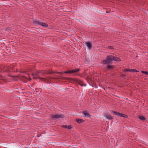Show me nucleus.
I'll list each match as a JSON object with an SVG mask.
<instances>
[{"instance_id": "nucleus-1", "label": "nucleus", "mask_w": 148, "mask_h": 148, "mask_svg": "<svg viewBox=\"0 0 148 148\" xmlns=\"http://www.w3.org/2000/svg\"><path fill=\"white\" fill-rule=\"evenodd\" d=\"M81 70L80 68H76L75 69H73L71 70H69L66 71H64V72H56L55 71H51V72L50 71L47 70H38L37 71V73L38 74L40 73H46L47 74H50L53 73H56L58 74H60V75H62L63 73L66 74H74V75H78L79 76V75L77 74H75L76 73H78Z\"/></svg>"}, {"instance_id": "nucleus-2", "label": "nucleus", "mask_w": 148, "mask_h": 148, "mask_svg": "<svg viewBox=\"0 0 148 148\" xmlns=\"http://www.w3.org/2000/svg\"><path fill=\"white\" fill-rule=\"evenodd\" d=\"M121 60L119 58L114 56L110 55L107 56L106 59L103 60L102 63L103 64H110L112 61H119Z\"/></svg>"}, {"instance_id": "nucleus-3", "label": "nucleus", "mask_w": 148, "mask_h": 148, "mask_svg": "<svg viewBox=\"0 0 148 148\" xmlns=\"http://www.w3.org/2000/svg\"><path fill=\"white\" fill-rule=\"evenodd\" d=\"M110 111L114 115H117L119 117H123L124 118H127L128 117L127 115L123 113L118 112L117 111L110 110Z\"/></svg>"}, {"instance_id": "nucleus-4", "label": "nucleus", "mask_w": 148, "mask_h": 148, "mask_svg": "<svg viewBox=\"0 0 148 148\" xmlns=\"http://www.w3.org/2000/svg\"><path fill=\"white\" fill-rule=\"evenodd\" d=\"M65 116L64 114H57L56 115H53L51 116V118L53 119H62L64 118Z\"/></svg>"}, {"instance_id": "nucleus-5", "label": "nucleus", "mask_w": 148, "mask_h": 148, "mask_svg": "<svg viewBox=\"0 0 148 148\" xmlns=\"http://www.w3.org/2000/svg\"><path fill=\"white\" fill-rule=\"evenodd\" d=\"M127 71H129L130 72H139V71L135 69H125L123 71V72L124 73H126Z\"/></svg>"}, {"instance_id": "nucleus-6", "label": "nucleus", "mask_w": 148, "mask_h": 148, "mask_svg": "<svg viewBox=\"0 0 148 148\" xmlns=\"http://www.w3.org/2000/svg\"><path fill=\"white\" fill-rule=\"evenodd\" d=\"M75 81L81 86H86V84H83V81L82 80H80L78 79H76Z\"/></svg>"}, {"instance_id": "nucleus-7", "label": "nucleus", "mask_w": 148, "mask_h": 148, "mask_svg": "<svg viewBox=\"0 0 148 148\" xmlns=\"http://www.w3.org/2000/svg\"><path fill=\"white\" fill-rule=\"evenodd\" d=\"M104 116L107 119L109 120H112L113 119L111 115L108 114L107 113L105 114Z\"/></svg>"}, {"instance_id": "nucleus-8", "label": "nucleus", "mask_w": 148, "mask_h": 148, "mask_svg": "<svg viewBox=\"0 0 148 148\" xmlns=\"http://www.w3.org/2000/svg\"><path fill=\"white\" fill-rule=\"evenodd\" d=\"M82 113L84 114L86 117L90 118V115L88 112L87 111H84Z\"/></svg>"}, {"instance_id": "nucleus-9", "label": "nucleus", "mask_w": 148, "mask_h": 148, "mask_svg": "<svg viewBox=\"0 0 148 148\" xmlns=\"http://www.w3.org/2000/svg\"><path fill=\"white\" fill-rule=\"evenodd\" d=\"M106 68L108 71H111L115 69V67L112 65H107Z\"/></svg>"}, {"instance_id": "nucleus-10", "label": "nucleus", "mask_w": 148, "mask_h": 148, "mask_svg": "<svg viewBox=\"0 0 148 148\" xmlns=\"http://www.w3.org/2000/svg\"><path fill=\"white\" fill-rule=\"evenodd\" d=\"M75 121L79 124L83 123L85 122V121L84 120L80 119H75Z\"/></svg>"}, {"instance_id": "nucleus-11", "label": "nucleus", "mask_w": 148, "mask_h": 148, "mask_svg": "<svg viewBox=\"0 0 148 148\" xmlns=\"http://www.w3.org/2000/svg\"><path fill=\"white\" fill-rule=\"evenodd\" d=\"M62 127L63 128H66L69 129H71L73 127L71 125H63L62 126Z\"/></svg>"}, {"instance_id": "nucleus-12", "label": "nucleus", "mask_w": 148, "mask_h": 148, "mask_svg": "<svg viewBox=\"0 0 148 148\" xmlns=\"http://www.w3.org/2000/svg\"><path fill=\"white\" fill-rule=\"evenodd\" d=\"M86 45L88 48V49H90L91 48L92 45L91 43L89 42H87L86 43Z\"/></svg>"}, {"instance_id": "nucleus-13", "label": "nucleus", "mask_w": 148, "mask_h": 148, "mask_svg": "<svg viewBox=\"0 0 148 148\" xmlns=\"http://www.w3.org/2000/svg\"><path fill=\"white\" fill-rule=\"evenodd\" d=\"M138 118L140 120L143 121H145L146 120V118H145V117L144 116H139Z\"/></svg>"}, {"instance_id": "nucleus-14", "label": "nucleus", "mask_w": 148, "mask_h": 148, "mask_svg": "<svg viewBox=\"0 0 148 148\" xmlns=\"http://www.w3.org/2000/svg\"><path fill=\"white\" fill-rule=\"evenodd\" d=\"M34 24L36 25L41 26V22H39L38 21H34Z\"/></svg>"}, {"instance_id": "nucleus-15", "label": "nucleus", "mask_w": 148, "mask_h": 148, "mask_svg": "<svg viewBox=\"0 0 148 148\" xmlns=\"http://www.w3.org/2000/svg\"><path fill=\"white\" fill-rule=\"evenodd\" d=\"M40 26H42L43 27H47L48 26V25L47 23H45L41 22V25Z\"/></svg>"}, {"instance_id": "nucleus-16", "label": "nucleus", "mask_w": 148, "mask_h": 148, "mask_svg": "<svg viewBox=\"0 0 148 148\" xmlns=\"http://www.w3.org/2000/svg\"><path fill=\"white\" fill-rule=\"evenodd\" d=\"M120 76L122 78H125L126 76V75L125 73H121L120 74Z\"/></svg>"}, {"instance_id": "nucleus-17", "label": "nucleus", "mask_w": 148, "mask_h": 148, "mask_svg": "<svg viewBox=\"0 0 148 148\" xmlns=\"http://www.w3.org/2000/svg\"><path fill=\"white\" fill-rule=\"evenodd\" d=\"M141 72L146 75H148V72L146 71H141Z\"/></svg>"}, {"instance_id": "nucleus-18", "label": "nucleus", "mask_w": 148, "mask_h": 148, "mask_svg": "<svg viewBox=\"0 0 148 148\" xmlns=\"http://www.w3.org/2000/svg\"><path fill=\"white\" fill-rule=\"evenodd\" d=\"M108 48L110 49H114V47L113 46H109L108 47Z\"/></svg>"}, {"instance_id": "nucleus-19", "label": "nucleus", "mask_w": 148, "mask_h": 148, "mask_svg": "<svg viewBox=\"0 0 148 148\" xmlns=\"http://www.w3.org/2000/svg\"><path fill=\"white\" fill-rule=\"evenodd\" d=\"M38 73L36 72V73L35 74V76H38Z\"/></svg>"}, {"instance_id": "nucleus-20", "label": "nucleus", "mask_w": 148, "mask_h": 148, "mask_svg": "<svg viewBox=\"0 0 148 148\" xmlns=\"http://www.w3.org/2000/svg\"><path fill=\"white\" fill-rule=\"evenodd\" d=\"M37 78V77H35V76L33 77V79H36Z\"/></svg>"}, {"instance_id": "nucleus-21", "label": "nucleus", "mask_w": 148, "mask_h": 148, "mask_svg": "<svg viewBox=\"0 0 148 148\" xmlns=\"http://www.w3.org/2000/svg\"><path fill=\"white\" fill-rule=\"evenodd\" d=\"M12 77H13L15 78L17 77V76H12Z\"/></svg>"}, {"instance_id": "nucleus-22", "label": "nucleus", "mask_w": 148, "mask_h": 148, "mask_svg": "<svg viewBox=\"0 0 148 148\" xmlns=\"http://www.w3.org/2000/svg\"><path fill=\"white\" fill-rule=\"evenodd\" d=\"M32 75L34 77L35 76V74H34V73H32Z\"/></svg>"}, {"instance_id": "nucleus-23", "label": "nucleus", "mask_w": 148, "mask_h": 148, "mask_svg": "<svg viewBox=\"0 0 148 148\" xmlns=\"http://www.w3.org/2000/svg\"><path fill=\"white\" fill-rule=\"evenodd\" d=\"M40 135H39V134H37V136L38 137H40Z\"/></svg>"}, {"instance_id": "nucleus-24", "label": "nucleus", "mask_w": 148, "mask_h": 148, "mask_svg": "<svg viewBox=\"0 0 148 148\" xmlns=\"http://www.w3.org/2000/svg\"><path fill=\"white\" fill-rule=\"evenodd\" d=\"M31 80H32V79L31 78H30L28 80L29 81H31Z\"/></svg>"}, {"instance_id": "nucleus-25", "label": "nucleus", "mask_w": 148, "mask_h": 148, "mask_svg": "<svg viewBox=\"0 0 148 148\" xmlns=\"http://www.w3.org/2000/svg\"><path fill=\"white\" fill-rule=\"evenodd\" d=\"M38 78H39V79H42V78H41V77H38Z\"/></svg>"}, {"instance_id": "nucleus-26", "label": "nucleus", "mask_w": 148, "mask_h": 148, "mask_svg": "<svg viewBox=\"0 0 148 148\" xmlns=\"http://www.w3.org/2000/svg\"><path fill=\"white\" fill-rule=\"evenodd\" d=\"M23 72V73H25V71H23V72Z\"/></svg>"}, {"instance_id": "nucleus-27", "label": "nucleus", "mask_w": 148, "mask_h": 148, "mask_svg": "<svg viewBox=\"0 0 148 148\" xmlns=\"http://www.w3.org/2000/svg\"><path fill=\"white\" fill-rule=\"evenodd\" d=\"M31 71V69H30V71Z\"/></svg>"}, {"instance_id": "nucleus-28", "label": "nucleus", "mask_w": 148, "mask_h": 148, "mask_svg": "<svg viewBox=\"0 0 148 148\" xmlns=\"http://www.w3.org/2000/svg\"><path fill=\"white\" fill-rule=\"evenodd\" d=\"M69 79H72V78H69Z\"/></svg>"}]
</instances>
